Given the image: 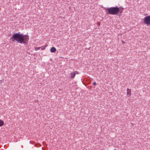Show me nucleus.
<instances>
[{"instance_id":"f257e3e1","label":"nucleus","mask_w":150,"mask_h":150,"mask_svg":"<svg viewBox=\"0 0 150 150\" xmlns=\"http://www.w3.org/2000/svg\"><path fill=\"white\" fill-rule=\"evenodd\" d=\"M10 39H11L13 42L16 41L21 44L23 43L26 45L29 40V36L28 35L20 34V32H18V33L13 34Z\"/></svg>"},{"instance_id":"f03ea898","label":"nucleus","mask_w":150,"mask_h":150,"mask_svg":"<svg viewBox=\"0 0 150 150\" xmlns=\"http://www.w3.org/2000/svg\"><path fill=\"white\" fill-rule=\"evenodd\" d=\"M104 9L106 11V13L113 15H117V7L110 8L104 7Z\"/></svg>"},{"instance_id":"7ed1b4c3","label":"nucleus","mask_w":150,"mask_h":150,"mask_svg":"<svg viewBox=\"0 0 150 150\" xmlns=\"http://www.w3.org/2000/svg\"><path fill=\"white\" fill-rule=\"evenodd\" d=\"M143 23L144 24L147 25H150V16L145 17Z\"/></svg>"},{"instance_id":"20e7f679","label":"nucleus","mask_w":150,"mask_h":150,"mask_svg":"<svg viewBox=\"0 0 150 150\" xmlns=\"http://www.w3.org/2000/svg\"><path fill=\"white\" fill-rule=\"evenodd\" d=\"M117 15L119 16H120L123 11V8L121 7L120 8L117 7Z\"/></svg>"},{"instance_id":"39448f33","label":"nucleus","mask_w":150,"mask_h":150,"mask_svg":"<svg viewBox=\"0 0 150 150\" xmlns=\"http://www.w3.org/2000/svg\"><path fill=\"white\" fill-rule=\"evenodd\" d=\"M131 89H129V88H127V96H128V97L129 96H131Z\"/></svg>"},{"instance_id":"423d86ee","label":"nucleus","mask_w":150,"mask_h":150,"mask_svg":"<svg viewBox=\"0 0 150 150\" xmlns=\"http://www.w3.org/2000/svg\"><path fill=\"white\" fill-rule=\"evenodd\" d=\"M76 72H77V71H76L74 72L71 73V77L72 79H73L75 76L76 75Z\"/></svg>"},{"instance_id":"0eeeda50","label":"nucleus","mask_w":150,"mask_h":150,"mask_svg":"<svg viewBox=\"0 0 150 150\" xmlns=\"http://www.w3.org/2000/svg\"><path fill=\"white\" fill-rule=\"evenodd\" d=\"M56 49L54 47H51L50 50V51L51 52H54L56 51Z\"/></svg>"},{"instance_id":"6e6552de","label":"nucleus","mask_w":150,"mask_h":150,"mask_svg":"<svg viewBox=\"0 0 150 150\" xmlns=\"http://www.w3.org/2000/svg\"><path fill=\"white\" fill-rule=\"evenodd\" d=\"M4 125V122L1 120H0V127Z\"/></svg>"},{"instance_id":"1a4fd4ad","label":"nucleus","mask_w":150,"mask_h":150,"mask_svg":"<svg viewBox=\"0 0 150 150\" xmlns=\"http://www.w3.org/2000/svg\"><path fill=\"white\" fill-rule=\"evenodd\" d=\"M41 146V144L39 143L36 144L35 145V146L36 147H39L40 146Z\"/></svg>"},{"instance_id":"9d476101","label":"nucleus","mask_w":150,"mask_h":150,"mask_svg":"<svg viewBox=\"0 0 150 150\" xmlns=\"http://www.w3.org/2000/svg\"><path fill=\"white\" fill-rule=\"evenodd\" d=\"M46 47V46H42L41 47V50H44L45 49Z\"/></svg>"},{"instance_id":"9b49d317","label":"nucleus","mask_w":150,"mask_h":150,"mask_svg":"<svg viewBox=\"0 0 150 150\" xmlns=\"http://www.w3.org/2000/svg\"><path fill=\"white\" fill-rule=\"evenodd\" d=\"M41 48L40 47H36L35 48V50L37 51L38 50H40Z\"/></svg>"},{"instance_id":"f8f14e48","label":"nucleus","mask_w":150,"mask_h":150,"mask_svg":"<svg viewBox=\"0 0 150 150\" xmlns=\"http://www.w3.org/2000/svg\"><path fill=\"white\" fill-rule=\"evenodd\" d=\"M93 84L95 86H96V82H93Z\"/></svg>"},{"instance_id":"ddd939ff","label":"nucleus","mask_w":150,"mask_h":150,"mask_svg":"<svg viewBox=\"0 0 150 150\" xmlns=\"http://www.w3.org/2000/svg\"><path fill=\"white\" fill-rule=\"evenodd\" d=\"M98 25H100V23H99V22H98Z\"/></svg>"}]
</instances>
